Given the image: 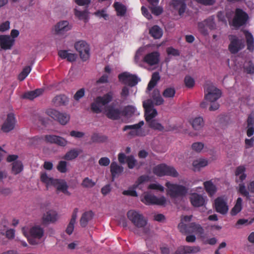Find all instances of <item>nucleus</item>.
Returning <instances> with one entry per match:
<instances>
[{"label":"nucleus","instance_id":"1","mask_svg":"<svg viewBox=\"0 0 254 254\" xmlns=\"http://www.w3.org/2000/svg\"><path fill=\"white\" fill-rule=\"evenodd\" d=\"M113 93L109 92L103 96L96 97L94 102L91 105L92 111L97 114L101 113L109 103L113 99Z\"/></svg>","mask_w":254,"mask_h":254},{"label":"nucleus","instance_id":"2","mask_svg":"<svg viewBox=\"0 0 254 254\" xmlns=\"http://www.w3.org/2000/svg\"><path fill=\"white\" fill-rule=\"evenodd\" d=\"M166 186L168 188V194L174 200L178 198L182 199L188 193V189L182 185L173 184L170 182H167Z\"/></svg>","mask_w":254,"mask_h":254},{"label":"nucleus","instance_id":"3","mask_svg":"<svg viewBox=\"0 0 254 254\" xmlns=\"http://www.w3.org/2000/svg\"><path fill=\"white\" fill-rule=\"evenodd\" d=\"M127 218L137 228H144L147 224V220L139 212L134 210H129L127 214Z\"/></svg>","mask_w":254,"mask_h":254},{"label":"nucleus","instance_id":"4","mask_svg":"<svg viewBox=\"0 0 254 254\" xmlns=\"http://www.w3.org/2000/svg\"><path fill=\"white\" fill-rule=\"evenodd\" d=\"M144 124V123L143 121H140L138 124L125 126L122 130L123 131L128 130L127 136L129 138H133L136 136H143L145 135V133L144 131L142 130L141 127Z\"/></svg>","mask_w":254,"mask_h":254},{"label":"nucleus","instance_id":"5","mask_svg":"<svg viewBox=\"0 0 254 254\" xmlns=\"http://www.w3.org/2000/svg\"><path fill=\"white\" fill-rule=\"evenodd\" d=\"M204 99L210 102L216 101L221 96V91L211 83L204 87Z\"/></svg>","mask_w":254,"mask_h":254},{"label":"nucleus","instance_id":"6","mask_svg":"<svg viewBox=\"0 0 254 254\" xmlns=\"http://www.w3.org/2000/svg\"><path fill=\"white\" fill-rule=\"evenodd\" d=\"M178 227L180 232L185 235L195 233L201 235L204 233L203 228L199 224L195 223H191L187 225L181 222Z\"/></svg>","mask_w":254,"mask_h":254},{"label":"nucleus","instance_id":"7","mask_svg":"<svg viewBox=\"0 0 254 254\" xmlns=\"http://www.w3.org/2000/svg\"><path fill=\"white\" fill-rule=\"evenodd\" d=\"M153 172L154 174L160 177L170 176L173 177H177L179 176V173L174 167L168 166L164 164L158 165L154 167Z\"/></svg>","mask_w":254,"mask_h":254},{"label":"nucleus","instance_id":"8","mask_svg":"<svg viewBox=\"0 0 254 254\" xmlns=\"http://www.w3.org/2000/svg\"><path fill=\"white\" fill-rule=\"evenodd\" d=\"M46 114L61 125H66L70 119V116L66 113H61L57 110L49 109L46 111Z\"/></svg>","mask_w":254,"mask_h":254},{"label":"nucleus","instance_id":"9","mask_svg":"<svg viewBox=\"0 0 254 254\" xmlns=\"http://www.w3.org/2000/svg\"><path fill=\"white\" fill-rule=\"evenodd\" d=\"M74 48L79 53L80 58L84 61L87 60L90 56V48L87 43L84 41H79L74 44Z\"/></svg>","mask_w":254,"mask_h":254},{"label":"nucleus","instance_id":"10","mask_svg":"<svg viewBox=\"0 0 254 254\" xmlns=\"http://www.w3.org/2000/svg\"><path fill=\"white\" fill-rule=\"evenodd\" d=\"M154 103L151 99H148L143 102L146 121L153 119L157 115V112L154 108Z\"/></svg>","mask_w":254,"mask_h":254},{"label":"nucleus","instance_id":"11","mask_svg":"<svg viewBox=\"0 0 254 254\" xmlns=\"http://www.w3.org/2000/svg\"><path fill=\"white\" fill-rule=\"evenodd\" d=\"M119 80L130 87L134 86L140 80L136 75L125 72L119 75Z\"/></svg>","mask_w":254,"mask_h":254},{"label":"nucleus","instance_id":"12","mask_svg":"<svg viewBox=\"0 0 254 254\" xmlns=\"http://www.w3.org/2000/svg\"><path fill=\"white\" fill-rule=\"evenodd\" d=\"M141 201L146 204H157L159 205H164L166 202V199L165 197L162 196L160 198L151 194L145 193L143 199Z\"/></svg>","mask_w":254,"mask_h":254},{"label":"nucleus","instance_id":"13","mask_svg":"<svg viewBox=\"0 0 254 254\" xmlns=\"http://www.w3.org/2000/svg\"><path fill=\"white\" fill-rule=\"evenodd\" d=\"M248 18V15L244 11L237 8L232 21L233 25L235 27H239L246 23Z\"/></svg>","mask_w":254,"mask_h":254},{"label":"nucleus","instance_id":"14","mask_svg":"<svg viewBox=\"0 0 254 254\" xmlns=\"http://www.w3.org/2000/svg\"><path fill=\"white\" fill-rule=\"evenodd\" d=\"M72 28V25L66 20H63L58 22L54 26V30L55 34L63 35Z\"/></svg>","mask_w":254,"mask_h":254},{"label":"nucleus","instance_id":"15","mask_svg":"<svg viewBox=\"0 0 254 254\" xmlns=\"http://www.w3.org/2000/svg\"><path fill=\"white\" fill-rule=\"evenodd\" d=\"M15 119L13 114L7 115L6 119L1 126V129L4 132H8L13 129L15 125Z\"/></svg>","mask_w":254,"mask_h":254},{"label":"nucleus","instance_id":"16","mask_svg":"<svg viewBox=\"0 0 254 254\" xmlns=\"http://www.w3.org/2000/svg\"><path fill=\"white\" fill-rule=\"evenodd\" d=\"M44 138L47 142L56 144L63 147L66 146L68 142L64 138L55 135H46Z\"/></svg>","mask_w":254,"mask_h":254},{"label":"nucleus","instance_id":"17","mask_svg":"<svg viewBox=\"0 0 254 254\" xmlns=\"http://www.w3.org/2000/svg\"><path fill=\"white\" fill-rule=\"evenodd\" d=\"M216 211L221 214H225L228 211V206L226 201L221 197H217L214 201Z\"/></svg>","mask_w":254,"mask_h":254},{"label":"nucleus","instance_id":"18","mask_svg":"<svg viewBox=\"0 0 254 254\" xmlns=\"http://www.w3.org/2000/svg\"><path fill=\"white\" fill-rule=\"evenodd\" d=\"M160 54L158 52H153L146 55L143 61L149 65L153 66L158 64L159 62Z\"/></svg>","mask_w":254,"mask_h":254},{"label":"nucleus","instance_id":"19","mask_svg":"<svg viewBox=\"0 0 254 254\" xmlns=\"http://www.w3.org/2000/svg\"><path fill=\"white\" fill-rule=\"evenodd\" d=\"M14 42V40L11 38L9 35H0V47L1 49L4 50L10 49Z\"/></svg>","mask_w":254,"mask_h":254},{"label":"nucleus","instance_id":"20","mask_svg":"<svg viewBox=\"0 0 254 254\" xmlns=\"http://www.w3.org/2000/svg\"><path fill=\"white\" fill-rule=\"evenodd\" d=\"M106 116L112 120H118L121 115V111L112 105L107 106L105 110Z\"/></svg>","mask_w":254,"mask_h":254},{"label":"nucleus","instance_id":"21","mask_svg":"<svg viewBox=\"0 0 254 254\" xmlns=\"http://www.w3.org/2000/svg\"><path fill=\"white\" fill-rule=\"evenodd\" d=\"M190 200L191 204L194 207L202 206L205 203V200L203 196L196 193H192L190 197Z\"/></svg>","mask_w":254,"mask_h":254},{"label":"nucleus","instance_id":"22","mask_svg":"<svg viewBox=\"0 0 254 254\" xmlns=\"http://www.w3.org/2000/svg\"><path fill=\"white\" fill-rule=\"evenodd\" d=\"M58 213L54 210H49L43 215L42 220L45 223H54L58 219Z\"/></svg>","mask_w":254,"mask_h":254},{"label":"nucleus","instance_id":"23","mask_svg":"<svg viewBox=\"0 0 254 254\" xmlns=\"http://www.w3.org/2000/svg\"><path fill=\"white\" fill-rule=\"evenodd\" d=\"M230 40L231 43L229 45V50L231 53L236 54L242 49L241 42L235 36H230Z\"/></svg>","mask_w":254,"mask_h":254},{"label":"nucleus","instance_id":"24","mask_svg":"<svg viewBox=\"0 0 254 254\" xmlns=\"http://www.w3.org/2000/svg\"><path fill=\"white\" fill-rule=\"evenodd\" d=\"M53 186L57 188V190L61 191L66 195H70V193L67 190L68 186L64 180H55V183L54 182Z\"/></svg>","mask_w":254,"mask_h":254},{"label":"nucleus","instance_id":"25","mask_svg":"<svg viewBox=\"0 0 254 254\" xmlns=\"http://www.w3.org/2000/svg\"><path fill=\"white\" fill-rule=\"evenodd\" d=\"M108 137L98 132L93 133L90 136L89 144L100 143L107 141Z\"/></svg>","mask_w":254,"mask_h":254},{"label":"nucleus","instance_id":"26","mask_svg":"<svg viewBox=\"0 0 254 254\" xmlns=\"http://www.w3.org/2000/svg\"><path fill=\"white\" fill-rule=\"evenodd\" d=\"M68 102L67 97L63 94L55 96L52 100L53 105L56 107L66 105Z\"/></svg>","mask_w":254,"mask_h":254},{"label":"nucleus","instance_id":"27","mask_svg":"<svg viewBox=\"0 0 254 254\" xmlns=\"http://www.w3.org/2000/svg\"><path fill=\"white\" fill-rule=\"evenodd\" d=\"M94 213L90 210L86 211L82 214L80 219V224L82 227H85L89 221L91 220L93 217Z\"/></svg>","mask_w":254,"mask_h":254},{"label":"nucleus","instance_id":"28","mask_svg":"<svg viewBox=\"0 0 254 254\" xmlns=\"http://www.w3.org/2000/svg\"><path fill=\"white\" fill-rule=\"evenodd\" d=\"M185 0H173L172 4L173 7L178 11L179 14L181 15L185 12L186 8V4L184 1Z\"/></svg>","mask_w":254,"mask_h":254},{"label":"nucleus","instance_id":"29","mask_svg":"<svg viewBox=\"0 0 254 254\" xmlns=\"http://www.w3.org/2000/svg\"><path fill=\"white\" fill-rule=\"evenodd\" d=\"M151 100L154 103V105L159 106L164 103V99L160 95V91L157 89H155L151 95Z\"/></svg>","mask_w":254,"mask_h":254},{"label":"nucleus","instance_id":"30","mask_svg":"<svg viewBox=\"0 0 254 254\" xmlns=\"http://www.w3.org/2000/svg\"><path fill=\"white\" fill-rule=\"evenodd\" d=\"M75 16L79 20H82L85 22H87L89 19L88 12L86 9L83 10H80L76 7L74 9Z\"/></svg>","mask_w":254,"mask_h":254},{"label":"nucleus","instance_id":"31","mask_svg":"<svg viewBox=\"0 0 254 254\" xmlns=\"http://www.w3.org/2000/svg\"><path fill=\"white\" fill-rule=\"evenodd\" d=\"M190 123L193 129L196 130H200L204 125L203 119L201 117H195Z\"/></svg>","mask_w":254,"mask_h":254},{"label":"nucleus","instance_id":"32","mask_svg":"<svg viewBox=\"0 0 254 254\" xmlns=\"http://www.w3.org/2000/svg\"><path fill=\"white\" fill-rule=\"evenodd\" d=\"M110 171L113 178L121 174L124 171V168L120 166L116 162H113L110 165Z\"/></svg>","mask_w":254,"mask_h":254},{"label":"nucleus","instance_id":"33","mask_svg":"<svg viewBox=\"0 0 254 254\" xmlns=\"http://www.w3.org/2000/svg\"><path fill=\"white\" fill-rule=\"evenodd\" d=\"M246 171V168L244 166H239L236 168L235 171V175L238 177V179H236V182H243L246 179L247 175L245 172Z\"/></svg>","mask_w":254,"mask_h":254},{"label":"nucleus","instance_id":"34","mask_svg":"<svg viewBox=\"0 0 254 254\" xmlns=\"http://www.w3.org/2000/svg\"><path fill=\"white\" fill-rule=\"evenodd\" d=\"M30 234L32 237L40 239L43 236L44 230L39 226H34L31 228Z\"/></svg>","mask_w":254,"mask_h":254},{"label":"nucleus","instance_id":"35","mask_svg":"<svg viewBox=\"0 0 254 254\" xmlns=\"http://www.w3.org/2000/svg\"><path fill=\"white\" fill-rule=\"evenodd\" d=\"M239 192L244 196L246 197V200L252 201V203L254 204V198H251V195L249 191L246 189L244 183H240L239 185Z\"/></svg>","mask_w":254,"mask_h":254},{"label":"nucleus","instance_id":"36","mask_svg":"<svg viewBox=\"0 0 254 254\" xmlns=\"http://www.w3.org/2000/svg\"><path fill=\"white\" fill-rule=\"evenodd\" d=\"M149 34L154 39H159L162 36L163 31L161 28H160L158 26L155 25L150 29Z\"/></svg>","mask_w":254,"mask_h":254},{"label":"nucleus","instance_id":"37","mask_svg":"<svg viewBox=\"0 0 254 254\" xmlns=\"http://www.w3.org/2000/svg\"><path fill=\"white\" fill-rule=\"evenodd\" d=\"M245 35L247 40V48L250 51L254 49V40L253 35L248 31L245 32Z\"/></svg>","mask_w":254,"mask_h":254},{"label":"nucleus","instance_id":"38","mask_svg":"<svg viewBox=\"0 0 254 254\" xmlns=\"http://www.w3.org/2000/svg\"><path fill=\"white\" fill-rule=\"evenodd\" d=\"M205 189L210 195H213L216 191L215 186L210 181H207L203 183Z\"/></svg>","mask_w":254,"mask_h":254},{"label":"nucleus","instance_id":"39","mask_svg":"<svg viewBox=\"0 0 254 254\" xmlns=\"http://www.w3.org/2000/svg\"><path fill=\"white\" fill-rule=\"evenodd\" d=\"M81 152L75 149H71L65 154L64 158L66 160H71L76 158Z\"/></svg>","mask_w":254,"mask_h":254},{"label":"nucleus","instance_id":"40","mask_svg":"<svg viewBox=\"0 0 254 254\" xmlns=\"http://www.w3.org/2000/svg\"><path fill=\"white\" fill-rule=\"evenodd\" d=\"M242 208V199L241 197H238L237 199L236 203L233 208L231 211V214L232 215H236L239 212H240Z\"/></svg>","mask_w":254,"mask_h":254},{"label":"nucleus","instance_id":"41","mask_svg":"<svg viewBox=\"0 0 254 254\" xmlns=\"http://www.w3.org/2000/svg\"><path fill=\"white\" fill-rule=\"evenodd\" d=\"M242 208V199L241 197H238L237 199L236 203L233 208L231 211V214L232 215H236L239 212H240Z\"/></svg>","mask_w":254,"mask_h":254},{"label":"nucleus","instance_id":"42","mask_svg":"<svg viewBox=\"0 0 254 254\" xmlns=\"http://www.w3.org/2000/svg\"><path fill=\"white\" fill-rule=\"evenodd\" d=\"M41 181L46 184L47 186L54 185L56 179L50 177L45 172L42 173L40 176Z\"/></svg>","mask_w":254,"mask_h":254},{"label":"nucleus","instance_id":"43","mask_svg":"<svg viewBox=\"0 0 254 254\" xmlns=\"http://www.w3.org/2000/svg\"><path fill=\"white\" fill-rule=\"evenodd\" d=\"M208 164L207 160L203 158H200L195 160L192 162V166L195 169L199 170L201 168L205 167Z\"/></svg>","mask_w":254,"mask_h":254},{"label":"nucleus","instance_id":"44","mask_svg":"<svg viewBox=\"0 0 254 254\" xmlns=\"http://www.w3.org/2000/svg\"><path fill=\"white\" fill-rule=\"evenodd\" d=\"M146 122L148 123L149 127L153 129L159 131H162L164 129V127L161 124L157 122L156 120L152 119L146 121Z\"/></svg>","mask_w":254,"mask_h":254},{"label":"nucleus","instance_id":"45","mask_svg":"<svg viewBox=\"0 0 254 254\" xmlns=\"http://www.w3.org/2000/svg\"><path fill=\"white\" fill-rule=\"evenodd\" d=\"M175 93L176 90L174 88L168 87L164 90L162 95L165 98L172 99L175 96Z\"/></svg>","mask_w":254,"mask_h":254},{"label":"nucleus","instance_id":"46","mask_svg":"<svg viewBox=\"0 0 254 254\" xmlns=\"http://www.w3.org/2000/svg\"><path fill=\"white\" fill-rule=\"evenodd\" d=\"M114 7L118 15L123 16L125 14L126 8L122 3L119 2H116L114 3Z\"/></svg>","mask_w":254,"mask_h":254},{"label":"nucleus","instance_id":"47","mask_svg":"<svg viewBox=\"0 0 254 254\" xmlns=\"http://www.w3.org/2000/svg\"><path fill=\"white\" fill-rule=\"evenodd\" d=\"M23 166L21 161H16L12 163V172L15 174L19 173L22 170Z\"/></svg>","mask_w":254,"mask_h":254},{"label":"nucleus","instance_id":"48","mask_svg":"<svg viewBox=\"0 0 254 254\" xmlns=\"http://www.w3.org/2000/svg\"><path fill=\"white\" fill-rule=\"evenodd\" d=\"M204 23L206 26L211 30L216 29V25L214 22V17L213 16H210L204 20Z\"/></svg>","mask_w":254,"mask_h":254},{"label":"nucleus","instance_id":"49","mask_svg":"<svg viewBox=\"0 0 254 254\" xmlns=\"http://www.w3.org/2000/svg\"><path fill=\"white\" fill-rule=\"evenodd\" d=\"M31 70V66H27L25 67L18 75V79L20 81L23 80L30 73Z\"/></svg>","mask_w":254,"mask_h":254},{"label":"nucleus","instance_id":"50","mask_svg":"<svg viewBox=\"0 0 254 254\" xmlns=\"http://www.w3.org/2000/svg\"><path fill=\"white\" fill-rule=\"evenodd\" d=\"M186 254H195L200 251V248L199 246H185Z\"/></svg>","mask_w":254,"mask_h":254},{"label":"nucleus","instance_id":"51","mask_svg":"<svg viewBox=\"0 0 254 254\" xmlns=\"http://www.w3.org/2000/svg\"><path fill=\"white\" fill-rule=\"evenodd\" d=\"M126 162L127 164L128 167L129 169H132L136 165L137 160L132 155H130L127 156Z\"/></svg>","mask_w":254,"mask_h":254},{"label":"nucleus","instance_id":"52","mask_svg":"<svg viewBox=\"0 0 254 254\" xmlns=\"http://www.w3.org/2000/svg\"><path fill=\"white\" fill-rule=\"evenodd\" d=\"M95 185V182L93 181L92 179L88 178H85L81 183V186L86 188H90L93 187Z\"/></svg>","mask_w":254,"mask_h":254},{"label":"nucleus","instance_id":"53","mask_svg":"<svg viewBox=\"0 0 254 254\" xmlns=\"http://www.w3.org/2000/svg\"><path fill=\"white\" fill-rule=\"evenodd\" d=\"M34 122L36 123H40L42 125L45 126L48 124V120L39 114L35 115L33 117Z\"/></svg>","mask_w":254,"mask_h":254},{"label":"nucleus","instance_id":"54","mask_svg":"<svg viewBox=\"0 0 254 254\" xmlns=\"http://www.w3.org/2000/svg\"><path fill=\"white\" fill-rule=\"evenodd\" d=\"M244 70L248 73H254V65L251 62L246 63L244 64Z\"/></svg>","mask_w":254,"mask_h":254},{"label":"nucleus","instance_id":"55","mask_svg":"<svg viewBox=\"0 0 254 254\" xmlns=\"http://www.w3.org/2000/svg\"><path fill=\"white\" fill-rule=\"evenodd\" d=\"M43 137L40 136H34L30 138L29 140V144L30 145L35 146L38 145L43 140Z\"/></svg>","mask_w":254,"mask_h":254},{"label":"nucleus","instance_id":"56","mask_svg":"<svg viewBox=\"0 0 254 254\" xmlns=\"http://www.w3.org/2000/svg\"><path fill=\"white\" fill-rule=\"evenodd\" d=\"M67 163L64 161H61L59 162L57 168L61 173H65L67 171Z\"/></svg>","mask_w":254,"mask_h":254},{"label":"nucleus","instance_id":"57","mask_svg":"<svg viewBox=\"0 0 254 254\" xmlns=\"http://www.w3.org/2000/svg\"><path fill=\"white\" fill-rule=\"evenodd\" d=\"M158 2L156 4L152 5L150 8L152 12L156 15H159L161 14L163 12V8L160 6H155L158 4Z\"/></svg>","mask_w":254,"mask_h":254},{"label":"nucleus","instance_id":"58","mask_svg":"<svg viewBox=\"0 0 254 254\" xmlns=\"http://www.w3.org/2000/svg\"><path fill=\"white\" fill-rule=\"evenodd\" d=\"M203 147L204 144L200 142H196L191 145L192 149L197 152H200Z\"/></svg>","mask_w":254,"mask_h":254},{"label":"nucleus","instance_id":"59","mask_svg":"<svg viewBox=\"0 0 254 254\" xmlns=\"http://www.w3.org/2000/svg\"><path fill=\"white\" fill-rule=\"evenodd\" d=\"M184 82L186 86L189 88H192L194 85V80L190 76H186Z\"/></svg>","mask_w":254,"mask_h":254},{"label":"nucleus","instance_id":"60","mask_svg":"<svg viewBox=\"0 0 254 254\" xmlns=\"http://www.w3.org/2000/svg\"><path fill=\"white\" fill-rule=\"evenodd\" d=\"M84 94L85 89L84 88H81L75 93L73 96V98L75 100L78 101L84 96Z\"/></svg>","mask_w":254,"mask_h":254},{"label":"nucleus","instance_id":"61","mask_svg":"<svg viewBox=\"0 0 254 254\" xmlns=\"http://www.w3.org/2000/svg\"><path fill=\"white\" fill-rule=\"evenodd\" d=\"M124 112L127 116H131L135 112V108L132 106H127L125 108Z\"/></svg>","mask_w":254,"mask_h":254},{"label":"nucleus","instance_id":"62","mask_svg":"<svg viewBox=\"0 0 254 254\" xmlns=\"http://www.w3.org/2000/svg\"><path fill=\"white\" fill-rule=\"evenodd\" d=\"M205 26H206L204 23V21L198 23V28L199 32L204 35L208 34V32L207 29L205 28Z\"/></svg>","mask_w":254,"mask_h":254},{"label":"nucleus","instance_id":"63","mask_svg":"<svg viewBox=\"0 0 254 254\" xmlns=\"http://www.w3.org/2000/svg\"><path fill=\"white\" fill-rule=\"evenodd\" d=\"M144 48H140L138 49V50L136 51L135 55L134 56V61L135 62L137 63L139 60L140 57L142 55L143 53L144 52Z\"/></svg>","mask_w":254,"mask_h":254},{"label":"nucleus","instance_id":"64","mask_svg":"<svg viewBox=\"0 0 254 254\" xmlns=\"http://www.w3.org/2000/svg\"><path fill=\"white\" fill-rule=\"evenodd\" d=\"M148 189L158 190L161 192L164 190V188L159 184H151L148 186Z\"/></svg>","mask_w":254,"mask_h":254}]
</instances>
